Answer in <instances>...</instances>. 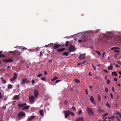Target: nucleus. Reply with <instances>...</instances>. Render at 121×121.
Wrapping results in <instances>:
<instances>
[{
	"mask_svg": "<svg viewBox=\"0 0 121 121\" xmlns=\"http://www.w3.org/2000/svg\"><path fill=\"white\" fill-rule=\"evenodd\" d=\"M26 105V103H24L22 104H20L18 105V106L19 108H23L22 109L24 110L25 109H28L30 107V106L29 105H27L26 106H25Z\"/></svg>",
	"mask_w": 121,
	"mask_h": 121,
	"instance_id": "f257e3e1",
	"label": "nucleus"
},
{
	"mask_svg": "<svg viewBox=\"0 0 121 121\" xmlns=\"http://www.w3.org/2000/svg\"><path fill=\"white\" fill-rule=\"evenodd\" d=\"M88 114L90 115H92L94 114V112L91 108L88 107L86 108Z\"/></svg>",
	"mask_w": 121,
	"mask_h": 121,
	"instance_id": "f03ea898",
	"label": "nucleus"
},
{
	"mask_svg": "<svg viewBox=\"0 0 121 121\" xmlns=\"http://www.w3.org/2000/svg\"><path fill=\"white\" fill-rule=\"evenodd\" d=\"M75 47L72 45H71L69 47L68 51L69 52H71L75 51Z\"/></svg>",
	"mask_w": 121,
	"mask_h": 121,
	"instance_id": "7ed1b4c3",
	"label": "nucleus"
},
{
	"mask_svg": "<svg viewBox=\"0 0 121 121\" xmlns=\"http://www.w3.org/2000/svg\"><path fill=\"white\" fill-rule=\"evenodd\" d=\"M94 33V32H93L92 31H89L86 32V33L85 34L86 36H91L93 35Z\"/></svg>",
	"mask_w": 121,
	"mask_h": 121,
	"instance_id": "20e7f679",
	"label": "nucleus"
},
{
	"mask_svg": "<svg viewBox=\"0 0 121 121\" xmlns=\"http://www.w3.org/2000/svg\"><path fill=\"white\" fill-rule=\"evenodd\" d=\"M13 60V58H9L8 59H6L5 60H3V61L6 63H7L8 62H11Z\"/></svg>",
	"mask_w": 121,
	"mask_h": 121,
	"instance_id": "39448f33",
	"label": "nucleus"
},
{
	"mask_svg": "<svg viewBox=\"0 0 121 121\" xmlns=\"http://www.w3.org/2000/svg\"><path fill=\"white\" fill-rule=\"evenodd\" d=\"M86 54L85 53H84L82 54H80L79 56V57L80 60L86 58Z\"/></svg>",
	"mask_w": 121,
	"mask_h": 121,
	"instance_id": "423d86ee",
	"label": "nucleus"
},
{
	"mask_svg": "<svg viewBox=\"0 0 121 121\" xmlns=\"http://www.w3.org/2000/svg\"><path fill=\"white\" fill-rule=\"evenodd\" d=\"M22 83L23 84L25 83H28L30 82V81L28 80L27 79L25 78L22 79Z\"/></svg>",
	"mask_w": 121,
	"mask_h": 121,
	"instance_id": "0eeeda50",
	"label": "nucleus"
},
{
	"mask_svg": "<svg viewBox=\"0 0 121 121\" xmlns=\"http://www.w3.org/2000/svg\"><path fill=\"white\" fill-rule=\"evenodd\" d=\"M82 42H83L86 41L88 39V37L85 35L83 36H82Z\"/></svg>",
	"mask_w": 121,
	"mask_h": 121,
	"instance_id": "6e6552de",
	"label": "nucleus"
},
{
	"mask_svg": "<svg viewBox=\"0 0 121 121\" xmlns=\"http://www.w3.org/2000/svg\"><path fill=\"white\" fill-rule=\"evenodd\" d=\"M69 111H65L64 113L65 114V118H67L69 116Z\"/></svg>",
	"mask_w": 121,
	"mask_h": 121,
	"instance_id": "1a4fd4ad",
	"label": "nucleus"
},
{
	"mask_svg": "<svg viewBox=\"0 0 121 121\" xmlns=\"http://www.w3.org/2000/svg\"><path fill=\"white\" fill-rule=\"evenodd\" d=\"M21 53L18 52L17 50H15L14 51V53L13 54V55H15L16 56H19L20 54Z\"/></svg>",
	"mask_w": 121,
	"mask_h": 121,
	"instance_id": "9d476101",
	"label": "nucleus"
},
{
	"mask_svg": "<svg viewBox=\"0 0 121 121\" xmlns=\"http://www.w3.org/2000/svg\"><path fill=\"white\" fill-rule=\"evenodd\" d=\"M60 46V45L59 44H54L53 46V48L54 49H56L58 48Z\"/></svg>",
	"mask_w": 121,
	"mask_h": 121,
	"instance_id": "9b49d317",
	"label": "nucleus"
},
{
	"mask_svg": "<svg viewBox=\"0 0 121 121\" xmlns=\"http://www.w3.org/2000/svg\"><path fill=\"white\" fill-rule=\"evenodd\" d=\"M18 115L19 117L20 116H24L25 113L23 112H21L18 114Z\"/></svg>",
	"mask_w": 121,
	"mask_h": 121,
	"instance_id": "f8f14e48",
	"label": "nucleus"
},
{
	"mask_svg": "<svg viewBox=\"0 0 121 121\" xmlns=\"http://www.w3.org/2000/svg\"><path fill=\"white\" fill-rule=\"evenodd\" d=\"M83 118L82 117H79L77 118L75 121H83Z\"/></svg>",
	"mask_w": 121,
	"mask_h": 121,
	"instance_id": "ddd939ff",
	"label": "nucleus"
},
{
	"mask_svg": "<svg viewBox=\"0 0 121 121\" xmlns=\"http://www.w3.org/2000/svg\"><path fill=\"white\" fill-rule=\"evenodd\" d=\"M35 117L34 116L30 117H29L27 119L28 121H31Z\"/></svg>",
	"mask_w": 121,
	"mask_h": 121,
	"instance_id": "4468645a",
	"label": "nucleus"
},
{
	"mask_svg": "<svg viewBox=\"0 0 121 121\" xmlns=\"http://www.w3.org/2000/svg\"><path fill=\"white\" fill-rule=\"evenodd\" d=\"M34 93L35 96L36 98H37L38 95V91L37 90H35Z\"/></svg>",
	"mask_w": 121,
	"mask_h": 121,
	"instance_id": "2eb2a0df",
	"label": "nucleus"
},
{
	"mask_svg": "<svg viewBox=\"0 0 121 121\" xmlns=\"http://www.w3.org/2000/svg\"><path fill=\"white\" fill-rule=\"evenodd\" d=\"M65 49V48H60L58 49L57 50V51L59 52H61L64 51Z\"/></svg>",
	"mask_w": 121,
	"mask_h": 121,
	"instance_id": "dca6fc26",
	"label": "nucleus"
},
{
	"mask_svg": "<svg viewBox=\"0 0 121 121\" xmlns=\"http://www.w3.org/2000/svg\"><path fill=\"white\" fill-rule=\"evenodd\" d=\"M69 54V53L68 52H65L63 53V55H65L66 56H68Z\"/></svg>",
	"mask_w": 121,
	"mask_h": 121,
	"instance_id": "f3484780",
	"label": "nucleus"
},
{
	"mask_svg": "<svg viewBox=\"0 0 121 121\" xmlns=\"http://www.w3.org/2000/svg\"><path fill=\"white\" fill-rule=\"evenodd\" d=\"M112 75L115 76H118V74L116 72H112Z\"/></svg>",
	"mask_w": 121,
	"mask_h": 121,
	"instance_id": "a211bd4d",
	"label": "nucleus"
},
{
	"mask_svg": "<svg viewBox=\"0 0 121 121\" xmlns=\"http://www.w3.org/2000/svg\"><path fill=\"white\" fill-rule=\"evenodd\" d=\"M115 118V117L114 116H112L111 117H108V119H111L112 120H113V119Z\"/></svg>",
	"mask_w": 121,
	"mask_h": 121,
	"instance_id": "6ab92c4d",
	"label": "nucleus"
},
{
	"mask_svg": "<svg viewBox=\"0 0 121 121\" xmlns=\"http://www.w3.org/2000/svg\"><path fill=\"white\" fill-rule=\"evenodd\" d=\"M91 102L93 104H95V101L94 99H90Z\"/></svg>",
	"mask_w": 121,
	"mask_h": 121,
	"instance_id": "aec40b11",
	"label": "nucleus"
},
{
	"mask_svg": "<svg viewBox=\"0 0 121 121\" xmlns=\"http://www.w3.org/2000/svg\"><path fill=\"white\" fill-rule=\"evenodd\" d=\"M17 75L16 73H15L14 74V75L13 78H14L15 79H16L17 78Z\"/></svg>",
	"mask_w": 121,
	"mask_h": 121,
	"instance_id": "412c9836",
	"label": "nucleus"
},
{
	"mask_svg": "<svg viewBox=\"0 0 121 121\" xmlns=\"http://www.w3.org/2000/svg\"><path fill=\"white\" fill-rule=\"evenodd\" d=\"M58 78V77H57L55 76L54 78H53L51 79L52 81H53L56 80Z\"/></svg>",
	"mask_w": 121,
	"mask_h": 121,
	"instance_id": "4be33fe9",
	"label": "nucleus"
},
{
	"mask_svg": "<svg viewBox=\"0 0 121 121\" xmlns=\"http://www.w3.org/2000/svg\"><path fill=\"white\" fill-rule=\"evenodd\" d=\"M35 99H30V103H32L34 102L35 101Z\"/></svg>",
	"mask_w": 121,
	"mask_h": 121,
	"instance_id": "5701e85b",
	"label": "nucleus"
},
{
	"mask_svg": "<svg viewBox=\"0 0 121 121\" xmlns=\"http://www.w3.org/2000/svg\"><path fill=\"white\" fill-rule=\"evenodd\" d=\"M13 86V85H11L9 84L8 85V88L9 89H11L12 88Z\"/></svg>",
	"mask_w": 121,
	"mask_h": 121,
	"instance_id": "b1692460",
	"label": "nucleus"
},
{
	"mask_svg": "<svg viewBox=\"0 0 121 121\" xmlns=\"http://www.w3.org/2000/svg\"><path fill=\"white\" fill-rule=\"evenodd\" d=\"M39 112L40 113L41 115L42 116H43V110H41Z\"/></svg>",
	"mask_w": 121,
	"mask_h": 121,
	"instance_id": "393cba45",
	"label": "nucleus"
},
{
	"mask_svg": "<svg viewBox=\"0 0 121 121\" xmlns=\"http://www.w3.org/2000/svg\"><path fill=\"white\" fill-rule=\"evenodd\" d=\"M113 68V67L112 65H110L108 66V69L109 70H111Z\"/></svg>",
	"mask_w": 121,
	"mask_h": 121,
	"instance_id": "a878e982",
	"label": "nucleus"
},
{
	"mask_svg": "<svg viewBox=\"0 0 121 121\" xmlns=\"http://www.w3.org/2000/svg\"><path fill=\"white\" fill-rule=\"evenodd\" d=\"M69 112H69V114H70L71 115L73 116L74 115V113L73 112H71L70 111H69Z\"/></svg>",
	"mask_w": 121,
	"mask_h": 121,
	"instance_id": "bb28decb",
	"label": "nucleus"
},
{
	"mask_svg": "<svg viewBox=\"0 0 121 121\" xmlns=\"http://www.w3.org/2000/svg\"><path fill=\"white\" fill-rule=\"evenodd\" d=\"M74 81L76 82L77 83H79L80 82L79 80L77 79H74Z\"/></svg>",
	"mask_w": 121,
	"mask_h": 121,
	"instance_id": "cd10ccee",
	"label": "nucleus"
},
{
	"mask_svg": "<svg viewBox=\"0 0 121 121\" xmlns=\"http://www.w3.org/2000/svg\"><path fill=\"white\" fill-rule=\"evenodd\" d=\"M1 79L2 80L3 82L4 83H6V81L3 78H1Z\"/></svg>",
	"mask_w": 121,
	"mask_h": 121,
	"instance_id": "c85d7f7f",
	"label": "nucleus"
},
{
	"mask_svg": "<svg viewBox=\"0 0 121 121\" xmlns=\"http://www.w3.org/2000/svg\"><path fill=\"white\" fill-rule=\"evenodd\" d=\"M19 95H15L14 96L13 98H19Z\"/></svg>",
	"mask_w": 121,
	"mask_h": 121,
	"instance_id": "c756f323",
	"label": "nucleus"
},
{
	"mask_svg": "<svg viewBox=\"0 0 121 121\" xmlns=\"http://www.w3.org/2000/svg\"><path fill=\"white\" fill-rule=\"evenodd\" d=\"M99 31V29L98 30H96L94 31L93 32H94V33H97Z\"/></svg>",
	"mask_w": 121,
	"mask_h": 121,
	"instance_id": "7c9ffc66",
	"label": "nucleus"
},
{
	"mask_svg": "<svg viewBox=\"0 0 121 121\" xmlns=\"http://www.w3.org/2000/svg\"><path fill=\"white\" fill-rule=\"evenodd\" d=\"M95 52L96 53H97L99 56H100L101 55V54L99 51H95Z\"/></svg>",
	"mask_w": 121,
	"mask_h": 121,
	"instance_id": "2f4dec72",
	"label": "nucleus"
},
{
	"mask_svg": "<svg viewBox=\"0 0 121 121\" xmlns=\"http://www.w3.org/2000/svg\"><path fill=\"white\" fill-rule=\"evenodd\" d=\"M3 57H5V56L3 54H0V58H2Z\"/></svg>",
	"mask_w": 121,
	"mask_h": 121,
	"instance_id": "473e14b6",
	"label": "nucleus"
},
{
	"mask_svg": "<svg viewBox=\"0 0 121 121\" xmlns=\"http://www.w3.org/2000/svg\"><path fill=\"white\" fill-rule=\"evenodd\" d=\"M43 75V74L42 73L39 74H38L37 75V77H40V76H41L42 75Z\"/></svg>",
	"mask_w": 121,
	"mask_h": 121,
	"instance_id": "72a5a7b5",
	"label": "nucleus"
},
{
	"mask_svg": "<svg viewBox=\"0 0 121 121\" xmlns=\"http://www.w3.org/2000/svg\"><path fill=\"white\" fill-rule=\"evenodd\" d=\"M105 91L106 92L108 93V89L107 88H105Z\"/></svg>",
	"mask_w": 121,
	"mask_h": 121,
	"instance_id": "f704fd0d",
	"label": "nucleus"
},
{
	"mask_svg": "<svg viewBox=\"0 0 121 121\" xmlns=\"http://www.w3.org/2000/svg\"><path fill=\"white\" fill-rule=\"evenodd\" d=\"M82 112V111L81 110H79L78 112V115H79L81 114Z\"/></svg>",
	"mask_w": 121,
	"mask_h": 121,
	"instance_id": "c9c22d12",
	"label": "nucleus"
},
{
	"mask_svg": "<svg viewBox=\"0 0 121 121\" xmlns=\"http://www.w3.org/2000/svg\"><path fill=\"white\" fill-rule=\"evenodd\" d=\"M114 115H119L120 114V112H117L116 113H114Z\"/></svg>",
	"mask_w": 121,
	"mask_h": 121,
	"instance_id": "e433bc0d",
	"label": "nucleus"
},
{
	"mask_svg": "<svg viewBox=\"0 0 121 121\" xmlns=\"http://www.w3.org/2000/svg\"><path fill=\"white\" fill-rule=\"evenodd\" d=\"M41 79L43 81H46V79H45V78L44 77H42L41 78Z\"/></svg>",
	"mask_w": 121,
	"mask_h": 121,
	"instance_id": "4c0bfd02",
	"label": "nucleus"
},
{
	"mask_svg": "<svg viewBox=\"0 0 121 121\" xmlns=\"http://www.w3.org/2000/svg\"><path fill=\"white\" fill-rule=\"evenodd\" d=\"M69 42L68 41H67L66 42V43L65 44V46L66 47H67L68 45Z\"/></svg>",
	"mask_w": 121,
	"mask_h": 121,
	"instance_id": "58836bf2",
	"label": "nucleus"
},
{
	"mask_svg": "<svg viewBox=\"0 0 121 121\" xmlns=\"http://www.w3.org/2000/svg\"><path fill=\"white\" fill-rule=\"evenodd\" d=\"M106 105L107 106V107H108V108H110V105H109V104L108 103H106Z\"/></svg>",
	"mask_w": 121,
	"mask_h": 121,
	"instance_id": "ea45409f",
	"label": "nucleus"
},
{
	"mask_svg": "<svg viewBox=\"0 0 121 121\" xmlns=\"http://www.w3.org/2000/svg\"><path fill=\"white\" fill-rule=\"evenodd\" d=\"M110 80H108L107 81V83L108 84H109L110 83Z\"/></svg>",
	"mask_w": 121,
	"mask_h": 121,
	"instance_id": "a19ab883",
	"label": "nucleus"
},
{
	"mask_svg": "<svg viewBox=\"0 0 121 121\" xmlns=\"http://www.w3.org/2000/svg\"><path fill=\"white\" fill-rule=\"evenodd\" d=\"M120 52V51L118 50H116L115 51H114V52Z\"/></svg>",
	"mask_w": 121,
	"mask_h": 121,
	"instance_id": "79ce46f5",
	"label": "nucleus"
},
{
	"mask_svg": "<svg viewBox=\"0 0 121 121\" xmlns=\"http://www.w3.org/2000/svg\"><path fill=\"white\" fill-rule=\"evenodd\" d=\"M78 42L79 43H81L82 42V39L79 40L78 41Z\"/></svg>",
	"mask_w": 121,
	"mask_h": 121,
	"instance_id": "37998d69",
	"label": "nucleus"
},
{
	"mask_svg": "<svg viewBox=\"0 0 121 121\" xmlns=\"http://www.w3.org/2000/svg\"><path fill=\"white\" fill-rule=\"evenodd\" d=\"M106 52H104L102 55V57H103L104 56Z\"/></svg>",
	"mask_w": 121,
	"mask_h": 121,
	"instance_id": "c03bdc74",
	"label": "nucleus"
},
{
	"mask_svg": "<svg viewBox=\"0 0 121 121\" xmlns=\"http://www.w3.org/2000/svg\"><path fill=\"white\" fill-rule=\"evenodd\" d=\"M117 62L119 64L121 65V62H120L119 61H117Z\"/></svg>",
	"mask_w": 121,
	"mask_h": 121,
	"instance_id": "a18cd8bd",
	"label": "nucleus"
},
{
	"mask_svg": "<svg viewBox=\"0 0 121 121\" xmlns=\"http://www.w3.org/2000/svg\"><path fill=\"white\" fill-rule=\"evenodd\" d=\"M15 79L14 78H13L11 79V80L12 81H14Z\"/></svg>",
	"mask_w": 121,
	"mask_h": 121,
	"instance_id": "49530a36",
	"label": "nucleus"
},
{
	"mask_svg": "<svg viewBox=\"0 0 121 121\" xmlns=\"http://www.w3.org/2000/svg\"><path fill=\"white\" fill-rule=\"evenodd\" d=\"M116 117L118 121H120V120L118 118V117H117L116 116Z\"/></svg>",
	"mask_w": 121,
	"mask_h": 121,
	"instance_id": "de8ad7c7",
	"label": "nucleus"
},
{
	"mask_svg": "<svg viewBox=\"0 0 121 121\" xmlns=\"http://www.w3.org/2000/svg\"><path fill=\"white\" fill-rule=\"evenodd\" d=\"M111 49L113 50H116L115 48V47H113L111 48Z\"/></svg>",
	"mask_w": 121,
	"mask_h": 121,
	"instance_id": "09e8293b",
	"label": "nucleus"
},
{
	"mask_svg": "<svg viewBox=\"0 0 121 121\" xmlns=\"http://www.w3.org/2000/svg\"><path fill=\"white\" fill-rule=\"evenodd\" d=\"M44 74L45 75H46V74H47V72H46V71H45L44 72Z\"/></svg>",
	"mask_w": 121,
	"mask_h": 121,
	"instance_id": "8fccbe9b",
	"label": "nucleus"
},
{
	"mask_svg": "<svg viewBox=\"0 0 121 121\" xmlns=\"http://www.w3.org/2000/svg\"><path fill=\"white\" fill-rule=\"evenodd\" d=\"M108 114V113H105V114L103 115V117H105V116H106Z\"/></svg>",
	"mask_w": 121,
	"mask_h": 121,
	"instance_id": "3c124183",
	"label": "nucleus"
},
{
	"mask_svg": "<svg viewBox=\"0 0 121 121\" xmlns=\"http://www.w3.org/2000/svg\"><path fill=\"white\" fill-rule=\"evenodd\" d=\"M9 52L11 53H14V52H13V51H9Z\"/></svg>",
	"mask_w": 121,
	"mask_h": 121,
	"instance_id": "603ef678",
	"label": "nucleus"
},
{
	"mask_svg": "<svg viewBox=\"0 0 121 121\" xmlns=\"http://www.w3.org/2000/svg\"><path fill=\"white\" fill-rule=\"evenodd\" d=\"M92 67H93V68L94 70H96V68H95V67L94 66H92Z\"/></svg>",
	"mask_w": 121,
	"mask_h": 121,
	"instance_id": "864d4df0",
	"label": "nucleus"
},
{
	"mask_svg": "<svg viewBox=\"0 0 121 121\" xmlns=\"http://www.w3.org/2000/svg\"><path fill=\"white\" fill-rule=\"evenodd\" d=\"M115 49H119L120 50V49L118 47H115Z\"/></svg>",
	"mask_w": 121,
	"mask_h": 121,
	"instance_id": "5fc2aeb1",
	"label": "nucleus"
},
{
	"mask_svg": "<svg viewBox=\"0 0 121 121\" xmlns=\"http://www.w3.org/2000/svg\"><path fill=\"white\" fill-rule=\"evenodd\" d=\"M114 81H115L117 82V79L116 78H114Z\"/></svg>",
	"mask_w": 121,
	"mask_h": 121,
	"instance_id": "6e6d98bb",
	"label": "nucleus"
},
{
	"mask_svg": "<svg viewBox=\"0 0 121 121\" xmlns=\"http://www.w3.org/2000/svg\"><path fill=\"white\" fill-rule=\"evenodd\" d=\"M104 72L106 73H108V71L106 69H104Z\"/></svg>",
	"mask_w": 121,
	"mask_h": 121,
	"instance_id": "4d7b16f0",
	"label": "nucleus"
},
{
	"mask_svg": "<svg viewBox=\"0 0 121 121\" xmlns=\"http://www.w3.org/2000/svg\"><path fill=\"white\" fill-rule=\"evenodd\" d=\"M112 90L113 91H114V88L113 87H112Z\"/></svg>",
	"mask_w": 121,
	"mask_h": 121,
	"instance_id": "13d9d810",
	"label": "nucleus"
},
{
	"mask_svg": "<svg viewBox=\"0 0 121 121\" xmlns=\"http://www.w3.org/2000/svg\"><path fill=\"white\" fill-rule=\"evenodd\" d=\"M93 88V86H90V87L89 88V89H91V88Z\"/></svg>",
	"mask_w": 121,
	"mask_h": 121,
	"instance_id": "bf43d9fd",
	"label": "nucleus"
},
{
	"mask_svg": "<svg viewBox=\"0 0 121 121\" xmlns=\"http://www.w3.org/2000/svg\"><path fill=\"white\" fill-rule=\"evenodd\" d=\"M85 61H86V60H84V61H83V62H81V64H82V65L83 64H84V63H85V62H85Z\"/></svg>",
	"mask_w": 121,
	"mask_h": 121,
	"instance_id": "052dcab7",
	"label": "nucleus"
},
{
	"mask_svg": "<svg viewBox=\"0 0 121 121\" xmlns=\"http://www.w3.org/2000/svg\"><path fill=\"white\" fill-rule=\"evenodd\" d=\"M2 98V96L1 95V93L0 92V98Z\"/></svg>",
	"mask_w": 121,
	"mask_h": 121,
	"instance_id": "680f3d73",
	"label": "nucleus"
},
{
	"mask_svg": "<svg viewBox=\"0 0 121 121\" xmlns=\"http://www.w3.org/2000/svg\"><path fill=\"white\" fill-rule=\"evenodd\" d=\"M85 91L86 93V94L87 95L88 93V92H87V89H86L85 90Z\"/></svg>",
	"mask_w": 121,
	"mask_h": 121,
	"instance_id": "e2e57ef3",
	"label": "nucleus"
},
{
	"mask_svg": "<svg viewBox=\"0 0 121 121\" xmlns=\"http://www.w3.org/2000/svg\"><path fill=\"white\" fill-rule=\"evenodd\" d=\"M116 84H117V85L119 86H121L120 84V83H119L118 84L117 83H116Z\"/></svg>",
	"mask_w": 121,
	"mask_h": 121,
	"instance_id": "0e129e2a",
	"label": "nucleus"
},
{
	"mask_svg": "<svg viewBox=\"0 0 121 121\" xmlns=\"http://www.w3.org/2000/svg\"><path fill=\"white\" fill-rule=\"evenodd\" d=\"M110 96H111V98H113V96L112 94L111 93L110 94Z\"/></svg>",
	"mask_w": 121,
	"mask_h": 121,
	"instance_id": "69168bd1",
	"label": "nucleus"
},
{
	"mask_svg": "<svg viewBox=\"0 0 121 121\" xmlns=\"http://www.w3.org/2000/svg\"><path fill=\"white\" fill-rule=\"evenodd\" d=\"M42 55V52H40V56H41Z\"/></svg>",
	"mask_w": 121,
	"mask_h": 121,
	"instance_id": "338daca9",
	"label": "nucleus"
},
{
	"mask_svg": "<svg viewBox=\"0 0 121 121\" xmlns=\"http://www.w3.org/2000/svg\"><path fill=\"white\" fill-rule=\"evenodd\" d=\"M35 81L34 80H32V82L33 83H35Z\"/></svg>",
	"mask_w": 121,
	"mask_h": 121,
	"instance_id": "774afa93",
	"label": "nucleus"
}]
</instances>
